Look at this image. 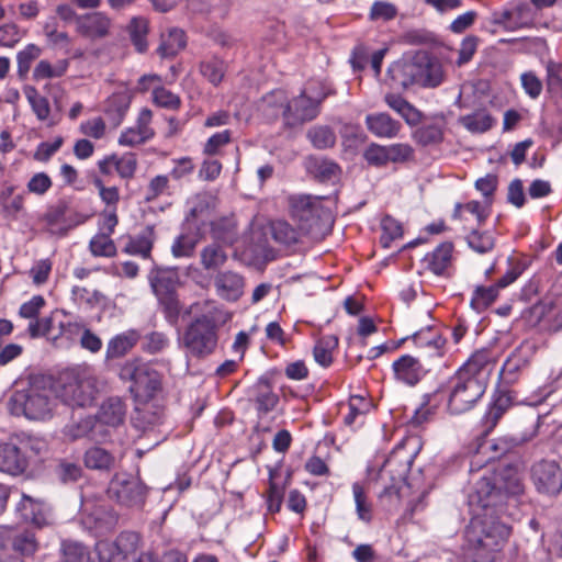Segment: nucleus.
<instances>
[{
	"instance_id": "obj_1",
	"label": "nucleus",
	"mask_w": 562,
	"mask_h": 562,
	"mask_svg": "<svg viewBox=\"0 0 562 562\" xmlns=\"http://www.w3.org/2000/svg\"><path fill=\"white\" fill-rule=\"evenodd\" d=\"M470 505H476L483 514L476 513L465 528L464 539L469 549L495 552L507 540L510 528L497 516L494 508L503 503V492L496 479L481 477L469 496Z\"/></svg>"
},
{
	"instance_id": "obj_2",
	"label": "nucleus",
	"mask_w": 562,
	"mask_h": 562,
	"mask_svg": "<svg viewBox=\"0 0 562 562\" xmlns=\"http://www.w3.org/2000/svg\"><path fill=\"white\" fill-rule=\"evenodd\" d=\"M387 72L392 81L404 89L412 86L435 88L443 78L441 65L426 53L393 63Z\"/></svg>"
},
{
	"instance_id": "obj_3",
	"label": "nucleus",
	"mask_w": 562,
	"mask_h": 562,
	"mask_svg": "<svg viewBox=\"0 0 562 562\" xmlns=\"http://www.w3.org/2000/svg\"><path fill=\"white\" fill-rule=\"evenodd\" d=\"M54 383L50 376L32 374L27 387L13 394V411L22 413L29 419H44L52 412V394Z\"/></svg>"
},
{
	"instance_id": "obj_4",
	"label": "nucleus",
	"mask_w": 562,
	"mask_h": 562,
	"mask_svg": "<svg viewBox=\"0 0 562 562\" xmlns=\"http://www.w3.org/2000/svg\"><path fill=\"white\" fill-rule=\"evenodd\" d=\"M290 214L300 231L313 236L328 233L334 224L329 209L324 207L321 198L293 195L289 199Z\"/></svg>"
},
{
	"instance_id": "obj_5",
	"label": "nucleus",
	"mask_w": 562,
	"mask_h": 562,
	"mask_svg": "<svg viewBox=\"0 0 562 562\" xmlns=\"http://www.w3.org/2000/svg\"><path fill=\"white\" fill-rule=\"evenodd\" d=\"M188 358L205 359L213 355L218 344V328L214 318L207 315L195 317L179 339Z\"/></svg>"
},
{
	"instance_id": "obj_6",
	"label": "nucleus",
	"mask_w": 562,
	"mask_h": 562,
	"mask_svg": "<svg viewBox=\"0 0 562 562\" xmlns=\"http://www.w3.org/2000/svg\"><path fill=\"white\" fill-rule=\"evenodd\" d=\"M120 376L132 382L130 391L136 402L154 400L162 387L161 374L150 363L140 359L126 361L120 370Z\"/></svg>"
},
{
	"instance_id": "obj_7",
	"label": "nucleus",
	"mask_w": 562,
	"mask_h": 562,
	"mask_svg": "<svg viewBox=\"0 0 562 562\" xmlns=\"http://www.w3.org/2000/svg\"><path fill=\"white\" fill-rule=\"evenodd\" d=\"M483 379L471 378L464 373H454L447 382V407L451 414H463L474 407L485 393Z\"/></svg>"
},
{
	"instance_id": "obj_8",
	"label": "nucleus",
	"mask_w": 562,
	"mask_h": 562,
	"mask_svg": "<svg viewBox=\"0 0 562 562\" xmlns=\"http://www.w3.org/2000/svg\"><path fill=\"white\" fill-rule=\"evenodd\" d=\"M149 284L164 307L166 319L170 324L177 323L180 315V302L177 288L180 283L176 268L155 266L148 274Z\"/></svg>"
},
{
	"instance_id": "obj_9",
	"label": "nucleus",
	"mask_w": 562,
	"mask_h": 562,
	"mask_svg": "<svg viewBox=\"0 0 562 562\" xmlns=\"http://www.w3.org/2000/svg\"><path fill=\"white\" fill-rule=\"evenodd\" d=\"M328 93L321 91L315 95L303 90L299 95L288 100L283 106V126L294 128L315 120L321 113V105Z\"/></svg>"
},
{
	"instance_id": "obj_10",
	"label": "nucleus",
	"mask_w": 562,
	"mask_h": 562,
	"mask_svg": "<svg viewBox=\"0 0 562 562\" xmlns=\"http://www.w3.org/2000/svg\"><path fill=\"white\" fill-rule=\"evenodd\" d=\"M94 386L86 379H79L72 373L60 375L55 385V394L64 404L70 407H87L94 401Z\"/></svg>"
},
{
	"instance_id": "obj_11",
	"label": "nucleus",
	"mask_w": 562,
	"mask_h": 562,
	"mask_svg": "<svg viewBox=\"0 0 562 562\" xmlns=\"http://www.w3.org/2000/svg\"><path fill=\"white\" fill-rule=\"evenodd\" d=\"M106 494L126 507H142L146 499V486L126 474H115L109 483Z\"/></svg>"
},
{
	"instance_id": "obj_12",
	"label": "nucleus",
	"mask_w": 562,
	"mask_h": 562,
	"mask_svg": "<svg viewBox=\"0 0 562 562\" xmlns=\"http://www.w3.org/2000/svg\"><path fill=\"white\" fill-rule=\"evenodd\" d=\"M139 540L137 532L123 531L113 542L99 541L95 544L98 559L103 562H130V558L136 555Z\"/></svg>"
},
{
	"instance_id": "obj_13",
	"label": "nucleus",
	"mask_w": 562,
	"mask_h": 562,
	"mask_svg": "<svg viewBox=\"0 0 562 562\" xmlns=\"http://www.w3.org/2000/svg\"><path fill=\"white\" fill-rule=\"evenodd\" d=\"M531 314L537 317L542 328L549 333L562 330V291L553 288L549 295L531 307Z\"/></svg>"
},
{
	"instance_id": "obj_14",
	"label": "nucleus",
	"mask_w": 562,
	"mask_h": 562,
	"mask_svg": "<svg viewBox=\"0 0 562 562\" xmlns=\"http://www.w3.org/2000/svg\"><path fill=\"white\" fill-rule=\"evenodd\" d=\"M82 507V525L95 536H105L117 525L119 516L109 505L85 502Z\"/></svg>"
},
{
	"instance_id": "obj_15",
	"label": "nucleus",
	"mask_w": 562,
	"mask_h": 562,
	"mask_svg": "<svg viewBox=\"0 0 562 562\" xmlns=\"http://www.w3.org/2000/svg\"><path fill=\"white\" fill-rule=\"evenodd\" d=\"M531 479L540 493L558 495L562 490V471L555 461L541 460L535 463Z\"/></svg>"
},
{
	"instance_id": "obj_16",
	"label": "nucleus",
	"mask_w": 562,
	"mask_h": 562,
	"mask_svg": "<svg viewBox=\"0 0 562 562\" xmlns=\"http://www.w3.org/2000/svg\"><path fill=\"white\" fill-rule=\"evenodd\" d=\"M392 369L395 380L408 386L418 384L428 372L422 361L411 355H404L395 360Z\"/></svg>"
},
{
	"instance_id": "obj_17",
	"label": "nucleus",
	"mask_w": 562,
	"mask_h": 562,
	"mask_svg": "<svg viewBox=\"0 0 562 562\" xmlns=\"http://www.w3.org/2000/svg\"><path fill=\"white\" fill-rule=\"evenodd\" d=\"M29 465V461L21 448L11 439L0 443V472L19 475Z\"/></svg>"
},
{
	"instance_id": "obj_18",
	"label": "nucleus",
	"mask_w": 562,
	"mask_h": 562,
	"mask_svg": "<svg viewBox=\"0 0 562 562\" xmlns=\"http://www.w3.org/2000/svg\"><path fill=\"white\" fill-rule=\"evenodd\" d=\"M525 424L527 426L525 431L499 437L490 445V449L494 451L493 458H501L537 435L538 424L532 417L525 420Z\"/></svg>"
},
{
	"instance_id": "obj_19",
	"label": "nucleus",
	"mask_w": 562,
	"mask_h": 562,
	"mask_svg": "<svg viewBox=\"0 0 562 562\" xmlns=\"http://www.w3.org/2000/svg\"><path fill=\"white\" fill-rule=\"evenodd\" d=\"M151 121V111L143 109L136 121V125L128 127L122 132L119 138V144L123 146H136L144 144L154 136V131L149 124Z\"/></svg>"
},
{
	"instance_id": "obj_20",
	"label": "nucleus",
	"mask_w": 562,
	"mask_h": 562,
	"mask_svg": "<svg viewBox=\"0 0 562 562\" xmlns=\"http://www.w3.org/2000/svg\"><path fill=\"white\" fill-rule=\"evenodd\" d=\"M249 401L255 403L259 414L266 415L272 412L279 403V396L273 392L267 378H260L248 391Z\"/></svg>"
},
{
	"instance_id": "obj_21",
	"label": "nucleus",
	"mask_w": 562,
	"mask_h": 562,
	"mask_svg": "<svg viewBox=\"0 0 562 562\" xmlns=\"http://www.w3.org/2000/svg\"><path fill=\"white\" fill-rule=\"evenodd\" d=\"M244 277L231 270L218 272L214 278L217 295L226 301H237L244 293Z\"/></svg>"
},
{
	"instance_id": "obj_22",
	"label": "nucleus",
	"mask_w": 562,
	"mask_h": 562,
	"mask_svg": "<svg viewBox=\"0 0 562 562\" xmlns=\"http://www.w3.org/2000/svg\"><path fill=\"white\" fill-rule=\"evenodd\" d=\"M162 416V406L150 403V401L137 402V406L135 407L131 422L136 429L146 431L160 424Z\"/></svg>"
},
{
	"instance_id": "obj_23",
	"label": "nucleus",
	"mask_w": 562,
	"mask_h": 562,
	"mask_svg": "<svg viewBox=\"0 0 562 562\" xmlns=\"http://www.w3.org/2000/svg\"><path fill=\"white\" fill-rule=\"evenodd\" d=\"M493 367V353L488 349H480L475 351L470 359L457 371L464 373L471 378L483 379L487 375Z\"/></svg>"
},
{
	"instance_id": "obj_24",
	"label": "nucleus",
	"mask_w": 562,
	"mask_h": 562,
	"mask_svg": "<svg viewBox=\"0 0 562 562\" xmlns=\"http://www.w3.org/2000/svg\"><path fill=\"white\" fill-rule=\"evenodd\" d=\"M117 462L111 451L99 446L90 447L83 454V463L90 470L110 473L116 469Z\"/></svg>"
},
{
	"instance_id": "obj_25",
	"label": "nucleus",
	"mask_w": 562,
	"mask_h": 562,
	"mask_svg": "<svg viewBox=\"0 0 562 562\" xmlns=\"http://www.w3.org/2000/svg\"><path fill=\"white\" fill-rule=\"evenodd\" d=\"M110 20L100 12L77 16V27L81 35L99 38L108 34Z\"/></svg>"
},
{
	"instance_id": "obj_26",
	"label": "nucleus",
	"mask_w": 562,
	"mask_h": 562,
	"mask_svg": "<svg viewBox=\"0 0 562 562\" xmlns=\"http://www.w3.org/2000/svg\"><path fill=\"white\" fill-rule=\"evenodd\" d=\"M127 406L119 396H111L100 406L98 419L108 426L117 427L122 425L126 417Z\"/></svg>"
},
{
	"instance_id": "obj_27",
	"label": "nucleus",
	"mask_w": 562,
	"mask_h": 562,
	"mask_svg": "<svg viewBox=\"0 0 562 562\" xmlns=\"http://www.w3.org/2000/svg\"><path fill=\"white\" fill-rule=\"evenodd\" d=\"M367 128L378 137H395L401 128V123L393 120L387 113H373L366 116Z\"/></svg>"
},
{
	"instance_id": "obj_28",
	"label": "nucleus",
	"mask_w": 562,
	"mask_h": 562,
	"mask_svg": "<svg viewBox=\"0 0 562 562\" xmlns=\"http://www.w3.org/2000/svg\"><path fill=\"white\" fill-rule=\"evenodd\" d=\"M131 104V97L126 92L113 93L108 98L104 106L105 120L117 127L124 120Z\"/></svg>"
},
{
	"instance_id": "obj_29",
	"label": "nucleus",
	"mask_w": 562,
	"mask_h": 562,
	"mask_svg": "<svg viewBox=\"0 0 562 562\" xmlns=\"http://www.w3.org/2000/svg\"><path fill=\"white\" fill-rule=\"evenodd\" d=\"M529 364L528 358L522 355L521 349H515L504 362L501 375L507 384H514L518 380L519 372Z\"/></svg>"
},
{
	"instance_id": "obj_30",
	"label": "nucleus",
	"mask_w": 562,
	"mask_h": 562,
	"mask_svg": "<svg viewBox=\"0 0 562 562\" xmlns=\"http://www.w3.org/2000/svg\"><path fill=\"white\" fill-rule=\"evenodd\" d=\"M452 249L451 243L440 244L431 254L424 258L426 267L437 276L442 274L450 263Z\"/></svg>"
},
{
	"instance_id": "obj_31",
	"label": "nucleus",
	"mask_w": 562,
	"mask_h": 562,
	"mask_svg": "<svg viewBox=\"0 0 562 562\" xmlns=\"http://www.w3.org/2000/svg\"><path fill=\"white\" fill-rule=\"evenodd\" d=\"M385 103L398 113L407 124L416 125L419 123L422 114L407 100L400 94L387 93L384 97Z\"/></svg>"
},
{
	"instance_id": "obj_32",
	"label": "nucleus",
	"mask_w": 562,
	"mask_h": 562,
	"mask_svg": "<svg viewBox=\"0 0 562 562\" xmlns=\"http://www.w3.org/2000/svg\"><path fill=\"white\" fill-rule=\"evenodd\" d=\"M187 45L186 34L182 30L170 29L167 36H162L161 43L157 48V53L162 58H172Z\"/></svg>"
},
{
	"instance_id": "obj_33",
	"label": "nucleus",
	"mask_w": 562,
	"mask_h": 562,
	"mask_svg": "<svg viewBox=\"0 0 562 562\" xmlns=\"http://www.w3.org/2000/svg\"><path fill=\"white\" fill-rule=\"evenodd\" d=\"M226 261L227 254L217 243L205 246L200 252L201 266L207 271L218 270Z\"/></svg>"
},
{
	"instance_id": "obj_34",
	"label": "nucleus",
	"mask_w": 562,
	"mask_h": 562,
	"mask_svg": "<svg viewBox=\"0 0 562 562\" xmlns=\"http://www.w3.org/2000/svg\"><path fill=\"white\" fill-rule=\"evenodd\" d=\"M306 169L319 181H328L337 175L339 166L334 161L326 158L308 157L306 161Z\"/></svg>"
},
{
	"instance_id": "obj_35",
	"label": "nucleus",
	"mask_w": 562,
	"mask_h": 562,
	"mask_svg": "<svg viewBox=\"0 0 562 562\" xmlns=\"http://www.w3.org/2000/svg\"><path fill=\"white\" fill-rule=\"evenodd\" d=\"M138 339L139 335L135 330L115 336L108 344L106 357L111 359L123 357L136 345Z\"/></svg>"
},
{
	"instance_id": "obj_36",
	"label": "nucleus",
	"mask_w": 562,
	"mask_h": 562,
	"mask_svg": "<svg viewBox=\"0 0 562 562\" xmlns=\"http://www.w3.org/2000/svg\"><path fill=\"white\" fill-rule=\"evenodd\" d=\"M154 244V228L147 226L140 234L132 238L125 246V252L130 255H139L148 258Z\"/></svg>"
},
{
	"instance_id": "obj_37",
	"label": "nucleus",
	"mask_w": 562,
	"mask_h": 562,
	"mask_svg": "<svg viewBox=\"0 0 562 562\" xmlns=\"http://www.w3.org/2000/svg\"><path fill=\"white\" fill-rule=\"evenodd\" d=\"M199 68L201 75L215 87L223 81L227 70L226 63L217 57L202 60Z\"/></svg>"
},
{
	"instance_id": "obj_38",
	"label": "nucleus",
	"mask_w": 562,
	"mask_h": 562,
	"mask_svg": "<svg viewBox=\"0 0 562 562\" xmlns=\"http://www.w3.org/2000/svg\"><path fill=\"white\" fill-rule=\"evenodd\" d=\"M338 346V338L334 335L323 336L313 349L315 361L322 367H329L333 362V350Z\"/></svg>"
},
{
	"instance_id": "obj_39",
	"label": "nucleus",
	"mask_w": 562,
	"mask_h": 562,
	"mask_svg": "<svg viewBox=\"0 0 562 562\" xmlns=\"http://www.w3.org/2000/svg\"><path fill=\"white\" fill-rule=\"evenodd\" d=\"M413 138L422 146L439 144L443 139L442 125L438 123L423 124L414 131Z\"/></svg>"
},
{
	"instance_id": "obj_40",
	"label": "nucleus",
	"mask_w": 562,
	"mask_h": 562,
	"mask_svg": "<svg viewBox=\"0 0 562 562\" xmlns=\"http://www.w3.org/2000/svg\"><path fill=\"white\" fill-rule=\"evenodd\" d=\"M460 123L472 133H484L493 126L494 119L485 110H479L474 113L461 116Z\"/></svg>"
},
{
	"instance_id": "obj_41",
	"label": "nucleus",
	"mask_w": 562,
	"mask_h": 562,
	"mask_svg": "<svg viewBox=\"0 0 562 562\" xmlns=\"http://www.w3.org/2000/svg\"><path fill=\"white\" fill-rule=\"evenodd\" d=\"M306 137L317 149L331 148L336 144V134L334 130L327 125H316L311 127Z\"/></svg>"
},
{
	"instance_id": "obj_42",
	"label": "nucleus",
	"mask_w": 562,
	"mask_h": 562,
	"mask_svg": "<svg viewBox=\"0 0 562 562\" xmlns=\"http://www.w3.org/2000/svg\"><path fill=\"white\" fill-rule=\"evenodd\" d=\"M130 38L138 53L147 50L148 22L144 18H133L127 26Z\"/></svg>"
},
{
	"instance_id": "obj_43",
	"label": "nucleus",
	"mask_w": 562,
	"mask_h": 562,
	"mask_svg": "<svg viewBox=\"0 0 562 562\" xmlns=\"http://www.w3.org/2000/svg\"><path fill=\"white\" fill-rule=\"evenodd\" d=\"M12 549L24 557H30L37 550L38 543L33 531L23 530L13 535L11 539Z\"/></svg>"
},
{
	"instance_id": "obj_44",
	"label": "nucleus",
	"mask_w": 562,
	"mask_h": 562,
	"mask_svg": "<svg viewBox=\"0 0 562 562\" xmlns=\"http://www.w3.org/2000/svg\"><path fill=\"white\" fill-rule=\"evenodd\" d=\"M60 551V562H88L89 560L88 548L78 541L64 540Z\"/></svg>"
},
{
	"instance_id": "obj_45",
	"label": "nucleus",
	"mask_w": 562,
	"mask_h": 562,
	"mask_svg": "<svg viewBox=\"0 0 562 562\" xmlns=\"http://www.w3.org/2000/svg\"><path fill=\"white\" fill-rule=\"evenodd\" d=\"M94 417L87 416L85 418H80L79 420H74L66 425L64 429L65 436L71 441L81 439V438H90V432L93 430Z\"/></svg>"
},
{
	"instance_id": "obj_46",
	"label": "nucleus",
	"mask_w": 562,
	"mask_h": 562,
	"mask_svg": "<svg viewBox=\"0 0 562 562\" xmlns=\"http://www.w3.org/2000/svg\"><path fill=\"white\" fill-rule=\"evenodd\" d=\"M24 93L36 117L40 121H45L50 113L48 100L45 97L41 95L38 91L32 86L25 87Z\"/></svg>"
},
{
	"instance_id": "obj_47",
	"label": "nucleus",
	"mask_w": 562,
	"mask_h": 562,
	"mask_svg": "<svg viewBox=\"0 0 562 562\" xmlns=\"http://www.w3.org/2000/svg\"><path fill=\"white\" fill-rule=\"evenodd\" d=\"M89 248L94 257H114L116 246L109 234L100 233L93 236L89 243Z\"/></svg>"
},
{
	"instance_id": "obj_48",
	"label": "nucleus",
	"mask_w": 562,
	"mask_h": 562,
	"mask_svg": "<svg viewBox=\"0 0 562 562\" xmlns=\"http://www.w3.org/2000/svg\"><path fill=\"white\" fill-rule=\"evenodd\" d=\"M271 234L276 241L283 245H293L299 240V232L285 221L271 223Z\"/></svg>"
},
{
	"instance_id": "obj_49",
	"label": "nucleus",
	"mask_w": 562,
	"mask_h": 562,
	"mask_svg": "<svg viewBox=\"0 0 562 562\" xmlns=\"http://www.w3.org/2000/svg\"><path fill=\"white\" fill-rule=\"evenodd\" d=\"M512 401L510 397L506 394L499 395L494 403L488 407L485 413V425L488 429H492L496 426L502 416L507 412L510 407Z\"/></svg>"
},
{
	"instance_id": "obj_50",
	"label": "nucleus",
	"mask_w": 562,
	"mask_h": 562,
	"mask_svg": "<svg viewBox=\"0 0 562 562\" xmlns=\"http://www.w3.org/2000/svg\"><path fill=\"white\" fill-rule=\"evenodd\" d=\"M382 235L380 244L383 248H389L393 240L402 237L403 227L400 222L390 215H386L381 221Z\"/></svg>"
},
{
	"instance_id": "obj_51",
	"label": "nucleus",
	"mask_w": 562,
	"mask_h": 562,
	"mask_svg": "<svg viewBox=\"0 0 562 562\" xmlns=\"http://www.w3.org/2000/svg\"><path fill=\"white\" fill-rule=\"evenodd\" d=\"M497 286H477L471 300V306L476 312L486 310L497 297Z\"/></svg>"
},
{
	"instance_id": "obj_52",
	"label": "nucleus",
	"mask_w": 562,
	"mask_h": 562,
	"mask_svg": "<svg viewBox=\"0 0 562 562\" xmlns=\"http://www.w3.org/2000/svg\"><path fill=\"white\" fill-rule=\"evenodd\" d=\"M288 98L282 90H276L262 98L263 111L267 115L283 117V106L286 105Z\"/></svg>"
},
{
	"instance_id": "obj_53",
	"label": "nucleus",
	"mask_w": 562,
	"mask_h": 562,
	"mask_svg": "<svg viewBox=\"0 0 562 562\" xmlns=\"http://www.w3.org/2000/svg\"><path fill=\"white\" fill-rule=\"evenodd\" d=\"M198 239L192 234H181L179 235L172 246L171 252L176 258H189L194 254V249L196 247Z\"/></svg>"
},
{
	"instance_id": "obj_54",
	"label": "nucleus",
	"mask_w": 562,
	"mask_h": 562,
	"mask_svg": "<svg viewBox=\"0 0 562 562\" xmlns=\"http://www.w3.org/2000/svg\"><path fill=\"white\" fill-rule=\"evenodd\" d=\"M467 243L474 251L485 254L494 248L495 239L487 232L472 231L467 237Z\"/></svg>"
},
{
	"instance_id": "obj_55",
	"label": "nucleus",
	"mask_w": 562,
	"mask_h": 562,
	"mask_svg": "<svg viewBox=\"0 0 562 562\" xmlns=\"http://www.w3.org/2000/svg\"><path fill=\"white\" fill-rule=\"evenodd\" d=\"M58 312H53L49 316L31 321L27 331L32 338L52 335L55 328V321Z\"/></svg>"
},
{
	"instance_id": "obj_56",
	"label": "nucleus",
	"mask_w": 562,
	"mask_h": 562,
	"mask_svg": "<svg viewBox=\"0 0 562 562\" xmlns=\"http://www.w3.org/2000/svg\"><path fill=\"white\" fill-rule=\"evenodd\" d=\"M352 492L356 502V510L359 519L369 522L372 519L371 505L367 502L363 487L359 483L352 485Z\"/></svg>"
},
{
	"instance_id": "obj_57",
	"label": "nucleus",
	"mask_w": 562,
	"mask_h": 562,
	"mask_svg": "<svg viewBox=\"0 0 562 562\" xmlns=\"http://www.w3.org/2000/svg\"><path fill=\"white\" fill-rule=\"evenodd\" d=\"M363 158L368 165L383 167L389 162L386 146L371 143L363 151Z\"/></svg>"
},
{
	"instance_id": "obj_58",
	"label": "nucleus",
	"mask_w": 562,
	"mask_h": 562,
	"mask_svg": "<svg viewBox=\"0 0 562 562\" xmlns=\"http://www.w3.org/2000/svg\"><path fill=\"white\" fill-rule=\"evenodd\" d=\"M41 49L34 44H29L23 50L18 53V72L21 77L25 76L32 63L40 56Z\"/></svg>"
},
{
	"instance_id": "obj_59",
	"label": "nucleus",
	"mask_w": 562,
	"mask_h": 562,
	"mask_svg": "<svg viewBox=\"0 0 562 562\" xmlns=\"http://www.w3.org/2000/svg\"><path fill=\"white\" fill-rule=\"evenodd\" d=\"M397 15L396 7L386 1H375L373 2L369 18L371 21H390L393 20Z\"/></svg>"
},
{
	"instance_id": "obj_60",
	"label": "nucleus",
	"mask_w": 562,
	"mask_h": 562,
	"mask_svg": "<svg viewBox=\"0 0 562 562\" xmlns=\"http://www.w3.org/2000/svg\"><path fill=\"white\" fill-rule=\"evenodd\" d=\"M283 499V488L280 487L274 481V471H269V491L267 494L268 509L271 513H277L281 508Z\"/></svg>"
},
{
	"instance_id": "obj_61",
	"label": "nucleus",
	"mask_w": 562,
	"mask_h": 562,
	"mask_svg": "<svg viewBox=\"0 0 562 562\" xmlns=\"http://www.w3.org/2000/svg\"><path fill=\"white\" fill-rule=\"evenodd\" d=\"M69 211L67 201L59 200L55 205L47 209L44 214V221L50 227L56 226L60 223H66V215Z\"/></svg>"
},
{
	"instance_id": "obj_62",
	"label": "nucleus",
	"mask_w": 562,
	"mask_h": 562,
	"mask_svg": "<svg viewBox=\"0 0 562 562\" xmlns=\"http://www.w3.org/2000/svg\"><path fill=\"white\" fill-rule=\"evenodd\" d=\"M168 345L169 339L166 334L153 331L144 337L143 349L150 355H156L167 348Z\"/></svg>"
},
{
	"instance_id": "obj_63",
	"label": "nucleus",
	"mask_w": 562,
	"mask_h": 562,
	"mask_svg": "<svg viewBox=\"0 0 562 562\" xmlns=\"http://www.w3.org/2000/svg\"><path fill=\"white\" fill-rule=\"evenodd\" d=\"M37 507H40L37 502L27 495H23L19 509L23 510L25 519H30L33 524L41 526L45 521V517L40 509L36 512Z\"/></svg>"
},
{
	"instance_id": "obj_64",
	"label": "nucleus",
	"mask_w": 562,
	"mask_h": 562,
	"mask_svg": "<svg viewBox=\"0 0 562 562\" xmlns=\"http://www.w3.org/2000/svg\"><path fill=\"white\" fill-rule=\"evenodd\" d=\"M114 168L122 178H133L137 168V159L134 154H125L122 157L115 156Z\"/></svg>"
}]
</instances>
